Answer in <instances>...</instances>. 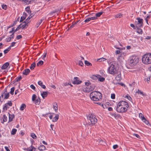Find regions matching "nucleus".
<instances>
[{
	"instance_id": "nucleus-1",
	"label": "nucleus",
	"mask_w": 151,
	"mask_h": 151,
	"mask_svg": "<svg viewBox=\"0 0 151 151\" xmlns=\"http://www.w3.org/2000/svg\"><path fill=\"white\" fill-rule=\"evenodd\" d=\"M129 107L128 103L124 101H121L117 104L116 110L119 113H124L127 111Z\"/></svg>"
},
{
	"instance_id": "nucleus-2",
	"label": "nucleus",
	"mask_w": 151,
	"mask_h": 151,
	"mask_svg": "<svg viewBox=\"0 0 151 151\" xmlns=\"http://www.w3.org/2000/svg\"><path fill=\"white\" fill-rule=\"evenodd\" d=\"M118 65L117 63L115 61L111 62L109 64V67L107 70L108 72L112 75L116 73L118 70Z\"/></svg>"
},
{
	"instance_id": "nucleus-3",
	"label": "nucleus",
	"mask_w": 151,
	"mask_h": 151,
	"mask_svg": "<svg viewBox=\"0 0 151 151\" xmlns=\"http://www.w3.org/2000/svg\"><path fill=\"white\" fill-rule=\"evenodd\" d=\"M90 97L93 101H97L101 99L102 95L101 93L99 92L94 91L91 93Z\"/></svg>"
},
{
	"instance_id": "nucleus-4",
	"label": "nucleus",
	"mask_w": 151,
	"mask_h": 151,
	"mask_svg": "<svg viewBox=\"0 0 151 151\" xmlns=\"http://www.w3.org/2000/svg\"><path fill=\"white\" fill-rule=\"evenodd\" d=\"M142 61L145 64H151V53H149L144 55L142 57Z\"/></svg>"
},
{
	"instance_id": "nucleus-5",
	"label": "nucleus",
	"mask_w": 151,
	"mask_h": 151,
	"mask_svg": "<svg viewBox=\"0 0 151 151\" xmlns=\"http://www.w3.org/2000/svg\"><path fill=\"white\" fill-rule=\"evenodd\" d=\"M139 60V58L137 57L132 56L130 58L129 64L131 66L133 67L137 63Z\"/></svg>"
},
{
	"instance_id": "nucleus-6",
	"label": "nucleus",
	"mask_w": 151,
	"mask_h": 151,
	"mask_svg": "<svg viewBox=\"0 0 151 151\" xmlns=\"http://www.w3.org/2000/svg\"><path fill=\"white\" fill-rule=\"evenodd\" d=\"M95 86L94 85H90L87 86H85L83 88V91L85 92H89L93 90L95 88Z\"/></svg>"
},
{
	"instance_id": "nucleus-7",
	"label": "nucleus",
	"mask_w": 151,
	"mask_h": 151,
	"mask_svg": "<svg viewBox=\"0 0 151 151\" xmlns=\"http://www.w3.org/2000/svg\"><path fill=\"white\" fill-rule=\"evenodd\" d=\"M88 120L90 121L92 124H95L97 122V120L95 117L94 115L91 114H89L87 117Z\"/></svg>"
},
{
	"instance_id": "nucleus-8",
	"label": "nucleus",
	"mask_w": 151,
	"mask_h": 151,
	"mask_svg": "<svg viewBox=\"0 0 151 151\" xmlns=\"http://www.w3.org/2000/svg\"><path fill=\"white\" fill-rule=\"evenodd\" d=\"M12 103L11 101H9L8 102L6 103L3 108L2 112H4L7 109L9 108V106H12Z\"/></svg>"
},
{
	"instance_id": "nucleus-9",
	"label": "nucleus",
	"mask_w": 151,
	"mask_h": 151,
	"mask_svg": "<svg viewBox=\"0 0 151 151\" xmlns=\"http://www.w3.org/2000/svg\"><path fill=\"white\" fill-rule=\"evenodd\" d=\"M78 78L77 77H75L74 78L73 80V84H80L81 83V81L78 80Z\"/></svg>"
},
{
	"instance_id": "nucleus-10",
	"label": "nucleus",
	"mask_w": 151,
	"mask_h": 151,
	"mask_svg": "<svg viewBox=\"0 0 151 151\" xmlns=\"http://www.w3.org/2000/svg\"><path fill=\"white\" fill-rule=\"evenodd\" d=\"M28 23H27L24 21V22H22L21 24H20L22 29L27 28L28 26V25L27 24Z\"/></svg>"
},
{
	"instance_id": "nucleus-11",
	"label": "nucleus",
	"mask_w": 151,
	"mask_h": 151,
	"mask_svg": "<svg viewBox=\"0 0 151 151\" xmlns=\"http://www.w3.org/2000/svg\"><path fill=\"white\" fill-rule=\"evenodd\" d=\"M137 19L138 20L137 25L139 27H141L142 25L143 19L139 18H137Z\"/></svg>"
},
{
	"instance_id": "nucleus-12",
	"label": "nucleus",
	"mask_w": 151,
	"mask_h": 151,
	"mask_svg": "<svg viewBox=\"0 0 151 151\" xmlns=\"http://www.w3.org/2000/svg\"><path fill=\"white\" fill-rule=\"evenodd\" d=\"M30 71V70L29 69H25L22 72V74L25 75H27L29 74Z\"/></svg>"
},
{
	"instance_id": "nucleus-13",
	"label": "nucleus",
	"mask_w": 151,
	"mask_h": 151,
	"mask_svg": "<svg viewBox=\"0 0 151 151\" xmlns=\"http://www.w3.org/2000/svg\"><path fill=\"white\" fill-rule=\"evenodd\" d=\"M28 151H37V150L32 145L28 147Z\"/></svg>"
},
{
	"instance_id": "nucleus-14",
	"label": "nucleus",
	"mask_w": 151,
	"mask_h": 151,
	"mask_svg": "<svg viewBox=\"0 0 151 151\" xmlns=\"http://www.w3.org/2000/svg\"><path fill=\"white\" fill-rule=\"evenodd\" d=\"M9 122L12 121L13 120V119L14 117V115L13 114H10L9 113Z\"/></svg>"
},
{
	"instance_id": "nucleus-15",
	"label": "nucleus",
	"mask_w": 151,
	"mask_h": 151,
	"mask_svg": "<svg viewBox=\"0 0 151 151\" xmlns=\"http://www.w3.org/2000/svg\"><path fill=\"white\" fill-rule=\"evenodd\" d=\"M9 65V63L8 62L5 63L2 66L1 68L2 69H6Z\"/></svg>"
},
{
	"instance_id": "nucleus-16",
	"label": "nucleus",
	"mask_w": 151,
	"mask_h": 151,
	"mask_svg": "<svg viewBox=\"0 0 151 151\" xmlns=\"http://www.w3.org/2000/svg\"><path fill=\"white\" fill-rule=\"evenodd\" d=\"M2 119H1V122L2 123H4V122H6L7 121V117L5 115H4L3 116V117H2Z\"/></svg>"
},
{
	"instance_id": "nucleus-17",
	"label": "nucleus",
	"mask_w": 151,
	"mask_h": 151,
	"mask_svg": "<svg viewBox=\"0 0 151 151\" xmlns=\"http://www.w3.org/2000/svg\"><path fill=\"white\" fill-rule=\"evenodd\" d=\"M115 80L117 81H120L121 80V75L120 73L117 75L115 78Z\"/></svg>"
},
{
	"instance_id": "nucleus-18",
	"label": "nucleus",
	"mask_w": 151,
	"mask_h": 151,
	"mask_svg": "<svg viewBox=\"0 0 151 151\" xmlns=\"http://www.w3.org/2000/svg\"><path fill=\"white\" fill-rule=\"evenodd\" d=\"M47 95V92L43 91L41 93V95L43 99H45Z\"/></svg>"
},
{
	"instance_id": "nucleus-19",
	"label": "nucleus",
	"mask_w": 151,
	"mask_h": 151,
	"mask_svg": "<svg viewBox=\"0 0 151 151\" xmlns=\"http://www.w3.org/2000/svg\"><path fill=\"white\" fill-rule=\"evenodd\" d=\"M38 149L40 151H43L46 149L44 145H42L38 147Z\"/></svg>"
},
{
	"instance_id": "nucleus-20",
	"label": "nucleus",
	"mask_w": 151,
	"mask_h": 151,
	"mask_svg": "<svg viewBox=\"0 0 151 151\" xmlns=\"http://www.w3.org/2000/svg\"><path fill=\"white\" fill-rule=\"evenodd\" d=\"M98 79L99 81L100 82H103L105 80V78L102 77L101 76L99 75H98Z\"/></svg>"
},
{
	"instance_id": "nucleus-21",
	"label": "nucleus",
	"mask_w": 151,
	"mask_h": 151,
	"mask_svg": "<svg viewBox=\"0 0 151 151\" xmlns=\"http://www.w3.org/2000/svg\"><path fill=\"white\" fill-rule=\"evenodd\" d=\"M38 84L40 86L43 88L45 89L46 86L45 85L42 84V82L41 81H39L38 82Z\"/></svg>"
},
{
	"instance_id": "nucleus-22",
	"label": "nucleus",
	"mask_w": 151,
	"mask_h": 151,
	"mask_svg": "<svg viewBox=\"0 0 151 151\" xmlns=\"http://www.w3.org/2000/svg\"><path fill=\"white\" fill-rule=\"evenodd\" d=\"M25 11L29 14H31V11L30 10V7L29 6H27L25 8Z\"/></svg>"
},
{
	"instance_id": "nucleus-23",
	"label": "nucleus",
	"mask_w": 151,
	"mask_h": 151,
	"mask_svg": "<svg viewBox=\"0 0 151 151\" xmlns=\"http://www.w3.org/2000/svg\"><path fill=\"white\" fill-rule=\"evenodd\" d=\"M40 100L39 98L35 100V102L36 104L39 105L40 104Z\"/></svg>"
},
{
	"instance_id": "nucleus-24",
	"label": "nucleus",
	"mask_w": 151,
	"mask_h": 151,
	"mask_svg": "<svg viewBox=\"0 0 151 151\" xmlns=\"http://www.w3.org/2000/svg\"><path fill=\"white\" fill-rule=\"evenodd\" d=\"M26 107V105L24 104H22L20 108V109L21 111H23L24 110V108Z\"/></svg>"
},
{
	"instance_id": "nucleus-25",
	"label": "nucleus",
	"mask_w": 151,
	"mask_h": 151,
	"mask_svg": "<svg viewBox=\"0 0 151 151\" xmlns=\"http://www.w3.org/2000/svg\"><path fill=\"white\" fill-rule=\"evenodd\" d=\"M33 16V15L32 14H30V16L25 20V22L29 23V19H30Z\"/></svg>"
},
{
	"instance_id": "nucleus-26",
	"label": "nucleus",
	"mask_w": 151,
	"mask_h": 151,
	"mask_svg": "<svg viewBox=\"0 0 151 151\" xmlns=\"http://www.w3.org/2000/svg\"><path fill=\"white\" fill-rule=\"evenodd\" d=\"M59 116L58 115H56L52 119V121L53 122H56L58 119Z\"/></svg>"
},
{
	"instance_id": "nucleus-27",
	"label": "nucleus",
	"mask_w": 151,
	"mask_h": 151,
	"mask_svg": "<svg viewBox=\"0 0 151 151\" xmlns=\"http://www.w3.org/2000/svg\"><path fill=\"white\" fill-rule=\"evenodd\" d=\"M111 115L114 116L115 118H118L119 116V115L118 114H116L114 113H113L111 114Z\"/></svg>"
},
{
	"instance_id": "nucleus-28",
	"label": "nucleus",
	"mask_w": 151,
	"mask_h": 151,
	"mask_svg": "<svg viewBox=\"0 0 151 151\" xmlns=\"http://www.w3.org/2000/svg\"><path fill=\"white\" fill-rule=\"evenodd\" d=\"M139 118L142 119V121H143V120L145 119L144 116L143 115L142 113H139Z\"/></svg>"
},
{
	"instance_id": "nucleus-29",
	"label": "nucleus",
	"mask_w": 151,
	"mask_h": 151,
	"mask_svg": "<svg viewBox=\"0 0 151 151\" xmlns=\"http://www.w3.org/2000/svg\"><path fill=\"white\" fill-rule=\"evenodd\" d=\"M36 65V64L35 63H32L30 67V69L31 70H33L34 68L35 67Z\"/></svg>"
},
{
	"instance_id": "nucleus-30",
	"label": "nucleus",
	"mask_w": 151,
	"mask_h": 151,
	"mask_svg": "<svg viewBox=\"0 0 151 151\" xmlns=\"http://www.w3.org/2000/svg\"><path fill=\"white\" fill-rule=\"evenodd\" d=\"M4 96L5 99H7L8 98L9 96V93L6 92V93H4Z\"/></svg>"
},
{
	"instance_id": "nucleus-31",
	"label": "nucleus",
	"mask_w": 151,
	"mask_h": 151,
	"mask_svg": "<svg viewBox=\"0 0 151 151\" xmlns=\"http://www.w3.org/2000/svg\"><path fill=\"white\" fill-rule=\"evenodd\" d=\"M17 131V130L16 129H13L11 131V134L12 135L15 134Z\"/></svg>"
},
{
	"instance_id": "nucleus-32",
	"label": "nucleus",
	"mask_w": 151,
	"mask_h": 151,
	"mask_svg": "<svg viewBox=\"0 0 151 151\" xmlns=\"http://www.w3.org/2000/svg\"><path fill=\"white\" fill-rule=\"evenodd\" d=\"M78 21H77L76 22H75L74 23H73L72 25H71L70 27L68 29V30H69L70 29V28H73L74 26V25L76 24L77 23H78Z\"/></svg>"
},
{
	"instance_id": "nucleus-33",
	"label": "nucleus",
	"mask_w": 151,
	"mask_h": 151,
	"mask_svg": "<svg viewBox=\"0 0 151 151\" xmlns=\"http://www.w3.org/2000/svg\"><path fill=\"white\" fill-rule=\"evenodd\" d=\"M103 13V12H98L97 13H96V17L97 18V17H99Z\"/></svg>"
},
{
	"instance_id": "nucleus-34",
	"label": "nucleus",
	"mask_w": 151,
	"mask_h": 151,
	"mask_svg": "<svg viewBox=\"0 0 151 151\" xmlns=\"http://www.w3.org/2000/svg\"><path fill=\"white\" fill-rule=\"evenodd\" d=\"M85 64L87 66H90L92 65V64L87 60L85 61Z\"/></svg>"
},
{
	"instance_id": "nucleus-35",
	"label": "nucleus",
	"mask_w": 151,
	"mask_h": 151,
	"mask_svg": "<svg viewBox=\"0 0 151 151\" xmlns=\"http://www.w3.org/2000/svg\"><path fill=\"white\" fill-rule=\"evenodd\" d=\"M22 1L27 4H30L31 2L30 0H22Z\"/></svg>"
},
{
	"instance_id": "nucleus-36",
	"label": "nucleus",
	"mask_w": 151,
	"mask_h": 151,
	"mask_svg": "<svg viewBox=\"0 0 151 151\" xmlns=\"http://www.w3.org/2000/svg\"><path fill=\"white\" fill-rule=\"evenodd\" d=\"M106 60V59L105 58H100L98 59H97V61H99V62H102V61H105Z\"/></svg>"
},
{
	"instance_id": "nucleus-37",
	"label": "nucleus",
	"mask_w": 151,
	"mask_h": 151,
	"mask_svg": "<svg viewBox=\"0 0 151 151\" xmlns=\"http://www.w3.org/2000/svg\"><path fill=\"white\" fill-rule=\"evenodd\" d=\"M43 64V62L42 60H40L37 63V66H40Z\"/></svg>"
},
{
	"instance_id": "nucleus-38",
	"label": "nucleus",
	"mask_w": 151,
	"mask_h": 151,
	"mask_svg": "<svg viewBox=\"0 0 151 151\" xmlns=\"http://www.w3.org/2000/svg\"><path fill=\"white\" fill-rule=\"evenodd\" d=\"M53 108L54 109L55 111L58 110V105L56 103H55V105H53Z\"/></svg>"
},
{
	"instance_id": "nucleus-39",
	"label": "nucleus",
	"mask_w": 151,
	"mask_h": 151,
	"mask_svg": "<svg viewBox=\"0 0 151 151\" xmlns=\"http://www.w3.org/2000/svg\"><path fill=\"white\" fill-rule=\"evenodd\" d=\"M60 11V10L58 9L57 10H56L55 11H52L50 12V14H51L52 15L53 14L55 13L56 12H59Z\"/></svg>"
},
{
	"instance_id": "nucleus-40",
	"label": "nucleus",
	"mask_w": 151,
	"mask_h": 151,
	"mask_svg": "<svg viewBox=\"0 0 151 151\" xmlns=\"http://www.w3.org/2000/svg\"><path fill=\"white\" fill-rule=\"evenodd\" d=\"M14 90L15 88L14 87L12 88H11V91L9 92L12 95L13 94Z\"/></svg>"
},
{
	"instance_id": "nucleus-41",
	"label": "nucleus",
	"mask_w": 151,
	"mask_h": 151,
	"mask_svg": "<svg viewBox=\"0 0 151 151\" xmlns=\"http://www.w3.org/2000/svg\"><path fill=\"white\" fill-rule=\"evenodd\" d=\"M136 93L138 94H140L143 96L144 95V94L143 92L141 91L140 90L138 89L137 91H136Z\"/></svg>"
},
{
	"instance_id": "nucleus-42",
	"label": "nucleus",
	"mask_w": 151,
	"mask_h": 151,
	"mask_svg": "<svg viewBox=\"0 0 151 151\" xmlns=\"http://www.w3.org/2000/svg\"><path fill=\"white\" fill-rule=\"evenodd\" d=\"M137 32L140 34H142V30L140 28H138Z\"/></svg>"
},
{
	"instance_id": "nucleus-43",
	"label": "nucleus",
	"mask_w": 151,
	"mask_h": 151,
	"mask_svg": "<svg viewBox=\"0 0 151 151\" xmlns=\"http://www.w3.org/2000/svg\"><path fill=\"white\" fill-rule=\"evenodd\" d=\"M11 49L10 47H8V48L4 51V54H6Z\"/></svg>"
},
{
	"instance_id": "nucleus-44",
	"label": "nucleus",
	"mask_w": 151,
	"mask_h": 151,
	"mask_svg": "<svg viewBox=\"0 0 151 151\" xmlns=\"http://www.w3.org/2000/svg\"><path fill=\"white\" fill-rule=\"evenodd\" d=\"M22 78V76H19L18 77H17L15 79V80L17 82H18L19 81H20Z\"/></svg>"
},
{
	"instance_id": "nucleus-45",
	"label": "nucleus",
	"mask_w": 151,
	"mask_h": 151,
	"mask_svg": "<svg viewBox=\"0 0 151 151\" xmlns=\"http://www.w3.org/2000/svg\"><path fill=\"white\" fill-rule=\"evenodd\" d=\"M4 95V93H2L0 97V101L1 102L3 101L4 99L3 98V96Z\"/></svg>"
},
{
	"instance_id": "nucleus-46",
	"label": "nucleus",
	"mask_w": 151,
	"mask_h": 151,
	"mask_svg": "<svg viewBox=\"0 0 151 151\" xmlns=\"http://www.w3.org/2000/svg\"><path fill=\"white\" fill-rule=\"evenodd\" d=\"M22 28L21 26V25L20 24L18 26L17 28L14 30V32H17V31L20 28Z\"/></svg>"
},
{
	"instance_id": "nucleus-47",
	"label": "nucleus",
	"mask_w": 151,
	"mask_h": 151,
	"mask_svg": "<svg viewBox=\"0 0 151 151\" xmlns=\"http://www.w3.org/2000/svg\"><path fill=\"white\" fill-rule=\"evenodd\" d=\"M31 137L33 139H35L36 138H37V137H36V135H35V134L34 133H31Z\"/></svg>"
},
{
	"instance_id": "nucleus-48",
	"label": "nucleus",
	"mask_w": 151,
	"mask_h": 151,
	"mask_svg": "<svg viewBox=\"0 0 151 151\" xmlns=\"http://www.w3.org/2000/svg\"><path fill=\"white\" fill-rule=\"evenodd\" d=\"M43 20H44V19H42L40 20H39L37 24L38 25H40V24L41 23L42 21H43Z\"/></svg>"
},
{
	"instance_id": "nucleus-49",
	"label": "nucleus",
	"mask_w": 151,
	"mask_h": 151,
	"mask_svg": "<svg viewBox=\"0 0 151 151\" xmlns=\"http://www.w3.org/2000/svg\"><path fill=\"white\" fill-rule=\"evenodd\" d=\"M36 96L35 94H33L32 96V100L33 101H34L36 100Z\"/></svg>"
},
{
	"instance_id": "nucleus-50",
	"label": "nucleus",
	"mask_w": 151,
	"mask_h": 151,
	"mask_svg": "<svg viewBox=\"0 0 151 151\" xmlns=\"http://www.w3.org/2000/svg\"><path fill=\"white\" fill-rule=\"evenodd\" d=\"M122 15V14H117L116 15H115L116 18H120Z\"/></svg>"
},
{
	"instance_id": "nucleus-51",
	"label": "nucleus",
	"mask_w": 151,
	"mask_h": 151,
	"mask_svg": "<svg viewBox=\"0 0 151 151\" xmlns=\"http://www.w3.org/2000/svg\"><path fill=\"white\" fill-rule=\"evenodd\" d=\"M25 18H26V16L24 17V16L23 17H21L20 22H22L24 19H25Z\"/></svg>"
},
{
	"instance_id": "nucleus-52",
	"label": "nucleus",
	"mask_w": 151,
	"mask_h": 151,
	"mask_svg": "<svg viewBox=\"0 0 151 151\" xmlns=\"http://www.w3.org/2000/svg\"><path fill=\"white\" fill-rule=\"evenodd\" d=\"M78 65L81 66H83V63L82 61L81 60H79L78 61Z\"/></svg>"
},
{
	"instance_id": "nucleus-53",
	"label": "nucleus",
	"mask_w": 151,
	"mask_h": 151,
	"mask_svg": "<svg viewBox=\"0 0 151 151\" xmlns=\"http://www.w3.org/2000/svg\"><path fill=\"white\" fill-rule=\"evenodd\" d=\"M142 121L143 122H145L147 125H148L149 124V122L146 119H145Z\"/></svg>"
},
{
	"instance_id": "nucleus-54",
	"label": "nucleus",
	"mask_w": 151,
	"mask_h": 151,
	"mask_svg": "<svg viewBox=\"0 0 151 151\" xmlns=\"http://www.w3.org/2000/svg\"><path fill=\"white\" fill-rule=\"evenodd\" d=\"M2 8L3 9L6 10L7 8V6L6 5L3 4L2 5Z\"/></svg>"
},
{
	"instance_id": "nucleus-55",
	"label": "nucleus",
	"mask_w": 151,
	"mask_h": 151,
	"mask_svg": "<svg viewBox=\"0 0 151 151\" xmlns=\"http://www.w3.org/2000/svg\"><path fill=\"white\" fill-rule=\"evenodd\" d=\"M125 97L126 98H127V99L130 101H131L132 99L131 98L129 95L126 96Z\"/></svg>"
},
{
	"instance_id": "nucleus-56",
	"label": "nucleus",
	"mask_w": 151,
	"mask_h": 151,
	"mask_svg": "<svg viewBox=\"0 0 151 151\" xmlns=\"http://www.w3.org/2000/svg\"><path fill=\"white\" fill-rule=\"evenodd\" d=\"M15 43H16V42H12L11 43V44L10 45V46L9 47H10V48H11V47L14 46V45Z\"/></svg>"
},
{
	"instance_id": "nucleus-57",
	"label": "nucleus",
	"mask_w": 151,
	"mask_h": 151,
	"mask_svg": "<svg viewBox=\"0 0 151 151\" xmlns=\"http://www.w3.org/2000/svg\"><path fill=\"white\" fill-rule=\"evenodd\" d=\"M85 84L86 86H90V85H93V84H92L91 83H88V82H86L85 83Z\"/></svg>"
},
{
	"instance_id": "nucleus-58",
	"label": "nucleus",
	"mask_w": 151,
	"mask_h": 151,
	"mask_svg": "<svg viewBox=\"0 0 151 151\" xmlns=\"http://www.w3.org/2000/svg\"><path fill=\"white\" fill-rule=\"evenodd\" d=\"M22 37V36L21 35H18L17 36L16 38L17 40H19Z\"/></svg>"
},
{
	"instance_id": "nucleus-59",
	"label": "nucleus",
	"mask_w": 151,
	"mask_h": 151,
	"mask_svg": "<svg viewBox=\"0 0 151 151\" xmlns=\"http://www.w3.org/2000/svg\"><path fill=\"white\" fill-rule=\"evenodd\" d=\"M111 98L112 99H114L115 98V95L114 94H111Z\"/></svg>"
},
{
	"instance_id": "nucleus-60",
	"label": "nucleus",
	"mask_w": 151,
	"mask_h": 151,
	"mask_svg": "<svg viewBox=\"0 0 151 151\" xmlns=\"http://www.w3.org/2000/svg\"><path fill=\"white\" fill-rule=\"evenodd\" d=\"M11 39L10 37H9L6 39V41L7 42H9L11 41Z\"/></svg>"
},
{
	"instance_id": "nucleus-61",
	"label": "nucleus",
	"mask_w": 151,
	"mask_h": 151,
	"mask_svg": "<svg viewBox=\"0 0 151 151\" xmlns=\"http://www.w3.org/2000/svg\"><path fill=\"white\" fill-rule=\"evenodd\" d=\"M90 19V20H94L96 19H97V17H89Z\"/></svg>"
},
{
	"instance_id": "nucleus-62",
	"label": "nucleus",
	"mask_w": 151,
	"mask_h": 151,
	"mask_svg": "<svg viewBox=\"0 0 151 151\" xmlns=\"http://www.w3.org/2000/svg\"><path fill=\"white\" fill-rule=\"evenodd\" d=\"M30 87L32 89L34 90H35V87L34 85H30Z\"/></svg>"
},
{
	"instance_id": "nucleus-63",
	"label": "nucleus",
	"mask_w": 151,
	"mask_h": 151,
	"mask_svg": "<svg viewBox=\"0 0 151 151\" xmlns=\"http://www.w3.org/2000/svg\"><path fill=\"white\" fill-rule=\"evenodd\" d=\"M90 19L89 18H88L86 19H85L84 21V22H89V21H91Z\"/></svg>"
},
{
	"instance_id": "nucleus-64",
	"label": "nucleus",
	"mask_w": 151,
	"mask_h": 151,
	"mask_svg": "<svg viewBox=\"0 0 151 151\" xmlns=\"http://www.w3.org/2000/svg\"><path fill=\"white\" fill-rule=\"evenodd\" d=\"M15 29H14V27H13L12 28V30L10 31L9 32V33H12V32H14V30H15Z\"/></svg>"
}]
</instances>
